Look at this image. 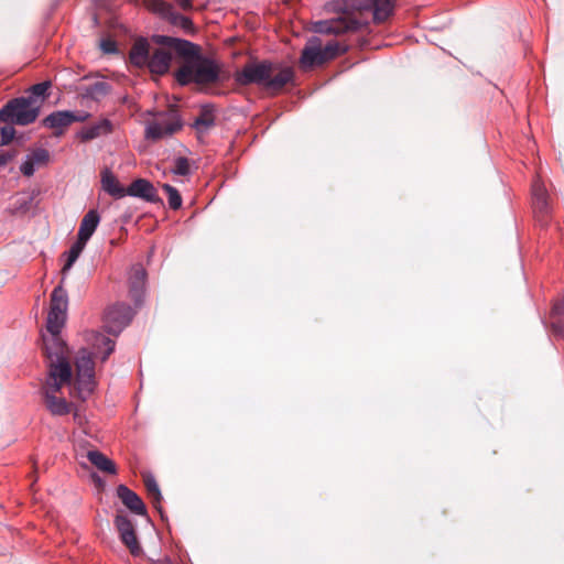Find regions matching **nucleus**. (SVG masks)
Wrapping results in <instances>:
<instances>
[{"label":"nucleus","instance_id":"c85d7f7f","mask_svg":"<svg viewBox=\"0 0 564 564\" xmlns=\"http://www.w3.org/2000/svg\"><path fill=\"white\" fill-rule=\"evenodd\" d=\"M116 348V341L111 338L99 335L96 337L95 343V350H96V357L100 359L101 362H105L108 360L110 355L115 351Z\"/></svg>","mask_w":564,"mask_h":564},{"label":"nucleus","instance_id":"603ef678","mask_svg":"<svg viewBox=\"0 0 564 564\" xmlns=\"http://www.w3.org/2000/svg\"><path fill=\"white\" fill-rule=\"evenodd\" d=\"M91 478L95 482L101 485L102 484V479L100 478V476L97 474V473H93L91 474Z\"/></svg>","mask_w":564,"mask_h":564},{"label":"nucleus","instance_id":"b1692460","mask_svg":"<svg viewBox=\"0 0 564 564\" xmlns=\"http://www.w3.org/2000/svg\"><path fill=\"white\" fill-rule=\"evenodd\" d=\"M51 80H44L32 85L24 96L32 105H41L50 97Z\"/></svg>","mask_w":564,"mask_h":564},{"label":"nucleus","instance_id":"79ce46f5","mask_svg":"<svg viewBox=\"0 0 564 564\" xmlns=\"http://www.w3.org/2000/svg\"><path fill=\"white\" fill-rule=\"evenodd\" d=\"M69 383L70 382H67V381H59V379H51L47 376L46 381H45L47 390L45 392L55 394V393L59 392L65 384H69Z\"/></svg>","mask_w":564,"mask_h":564},{"label":"nucleus","instance_id":"5701e85b","mask_svg":"<svg viewBox=\"0 0 564 564\" xmlns=\"http://www.w3.org/2000/svg\"><path fill=\"white\" fill-rule=\"evenodd\" d=\"M88 460L100 471L109 475L117 474V466L112 459L106 456L98 449H91L87 452Z\"/></svg>","mask_w":564,"mask_h":564},{"label":"nucleus","instance_id":"aec40b11","mask_svg":"<svg viewBox=\"0 0 564 564\" xmlns=\"http://www.w3.org/2000/svg\"><path fill=\"white\" fill-rule=\"evenodd\" d=\"M112 129H113V124H112L111 120H109L108 118H104L94 124L82 128L77 132V138L82 142H88V141H91L100 135H107V134L111 133Z\"/></svg>","mask_w":564,"mask_h":564},{"label":"nucleus","instance_id":"4468645a","mask_svg":"<svg viewBox=\"0 0 564 564\" xmlns=\"http://www.w3.org/2000/svg\"><path fill=\"white\" fill-rule=\"evenodd\" d=\"M117 497L134 514L147 516V507L143 500L127 485L120 484L116 489Z\"/></svg>","mask_w":564,"mask_h":564},{"label":"nucleus","instance_id":"72a5a7b5","mask_svg":"<svg viewBox=\"0 0 564 564\" xmlns=\"http://www.w3.org/2000/svg\"><path fill=\"white\" fill-rule=\"evenodd\" d=\"M148 7L153 13L159 14L164 20H167L174 10L173 6L165 0H149Z\"/></svg>","mask_w":564,"mask_h":564},{"label":"nucleus","instance_id":"a878e982","mask_svg":"<svg viewBox=\"0 0 564 564\" xmlns=\"http://www.w3.org/2000/svg\"><path fill=\"white\" fill-rule=\"evenodd\" d=\"M112 89L111 84L108 82L101 80V82H95L88 86H84L82 88L83 98L91 99L95 101H99L105 96L109 95Z\"/></svg>","mask_w":564,"mask_h":564},{"label":"nucleus","instance_id":"3c124183","mask_svg":"<svg viewBox=\"0 0 564 564\" xmlns=\"http://www.w3.org/2000/svg\"><path fill=\"white\" fill-rule=\"evenodd\" d=\"M156 564H174V563L169 556H165L162 560H159Z\"/></svg>","mask_w":564,"mask_h":564},{"label":"nucleus","instance_id":"bb28decb","mask_svg":"<svg viewBox=\"0 0 564 564\" xmlns=\"http://www.w3.org/2000/svg\"><path fill=\"white\" fill-rule=\"evenodd\" d=\"M87 242V240L76 237V240L72 243L70 248L66 252H64L65 263L62 268L63 275H65L73 268V265L84 251Z\"/></svg>","mask_w":564,"mask_h":564},{"label":"nucleus","instance_id":"f704fd0d","mask_svg":"<svg viewBox=\"0 0 564 564\" xmlns=\"http://www.w3.org/2000/svg\"><path fill=\"white\" fill-rule=\"evenodd\" d=\"M170 172L177 176H189L192 174L191 161L186 156H175L173 167Z\"/></svg>","mask_w":564,"mask_h":564},{"label":"nucleus","instance_id":"7ed1b4c3","mask_svg":"<svg viewBox=\"0 0 564 564\" xmlns=\"http://www.w3.org/2000/svg\"><path fill=\"white\" fill-rule=\"evenodd\" d=\"M158 118L147 123L144 139L156 142L165 137H171L184 127V121L176 105H169L166 110L149 112Z\"/></svg>","mask_w":564,"mask_h":564},{"label":"nucleus","instance_id":"9d476101","mask_svg":"<svg viewBox=\"0 0 564 564\" xmlns=\"http://www.w3.org/2000/svg\"><path fill=\"white\" fill-rule=\"evenodd\" d=\"M325 64L322 54V41L317 36H312L301 52L300 65L304 69Z\"/></svg>","mask_w":564,"mask_h":564},{"label":"nucleus","instance_id":"09e8293b","mask_svg":"<svg viewBox=\"0 0 564 564\" xmlns=\"http://www.w3.org/2000/svg\"><path fill=\"white\" fill-rule=\"evenodd\" d=\"M90 20H91V26L93 28H99L100 26V19L97 14V12H93L91 15H90Z\"/></svg>","mask_w":564,"mask_h":564},{"label":"nucleus","instance_id":"a19ab883","mask_svg":"<svg viewBox=\"0 0 564 564\" xmlns=\"http://www.w3.org/2000/svg\"><path fill=\"white\" fill-rule=\"evenodd\" d=\"M551 326L556 336L564 337V315H551Z\"/></svg>","mask_w":564,"mask_h":564},{"label":"nucleus","instance_id":"cd10ccee","mask_svg":"<svg viewBox=\"0 0 564 564\" xmlns=\"http://www.w3.org/2000/svg\"><path fill=\"white\" fill-rule=\"evenodd\" d=\"M63 281L64 278L62 279L61 283L53 289L51 293L50 310L56 312H67L68 294L67 291L62 285Z\"/></svg>","mask_w":564,"mask_h":564},{"label":"nucleus","instance_id":"1a4fd4ad","mask_svg":"<svg viewBox=\"0 0 564 564\" xmlns=\"http://www.w3.org/2000/svg\"><path fill=\"white\" fill-rule=\"evenodd\" d=\"M127 196L141 198L151 204H163V199L158 195L154 185L147 178H135L127 187Z\"/></svg>","mask_w":564,"mask_h":564},{"label":"nucleus","instance_id":"4be33fe9","mask_svg":"<svg viewBox=\"0 0 564 564\" xmlns=\"http://www.w3.org/2000/svg\"><path fill=\"white\" fill-rule=\"evenodd\" d=\"M101 217L97 209H89L83 217L79 229L77 232V237L80 239H85L87 241L90 240L96 229L100 224Z\"/></svg>","mask_w":564,"mask_h":564},{"label":"nucleus","instance_id":"f8f14e48","mask_svg":"<svg viewBox=\"0 0 564 564\" xmlns=\"http://www.w3.org/2000/svg\"><path fill=\"white\" fill-rule=\"evenodd\" d=\"M216 126V115L214 104H203L199 107V113L189 124L195 130L197 138L208 133V131Z\"/></svg>","mask_w":564,"mask_h":564},{"label":"nucleus","instance_id":"412c9836","mask_svg":"<svg viewBox=\"0 0 564 564\" xmlns=\"http://www.w3.org/2000/svg\"><path fill=\"white\" fill-rule=\"evenodd\" d=\"M143 480L147 492L152 500L154 509L160 513V517L163 521L167 520L165 511L161 505L163 496L155 477L151 473H148L143 476Z\"/></svg>","mask_w":564,"mask_h":564},{"label":"nucleus","instance_id":"393cba45","mask_svg":"<svg viewBox=\"0 0 564 564\" xmlns=\"http://www.w3.org/2000/svg\"><path fill=\"white\" fill-rule=\"evenodd\" d=\"M44 400L46 409L52 415L63 416L70 413L72 403H68L64 398H58L53 393L44 392Z\"/></svg>","mask_w":564,"mask_h":564},{"label":"nucleus","instance_id":"f03ea898","mask_svg":"<svg viewBox=\"0 0 564 564\" xmlns=\"http://www.w3.org/2000/svg\"><path fill=\"white\" fill-rule=\"evenodd\" d=\"M273 69L274 64L269 59L250 62L235 74V82L239 86L257 85L273 91L281 90L293 82L294 70L291 67H283L279 74L272 76Z\"/></svg>","mask_w":564,"mask_h":564},{"label":"nucleus","instance_id":"c9c22d12","mask_svg":"<svg viewBox=\"0 0 564 564\" xmlns=\"http://www.w3.org/2000/svg\"><path fill=\"white\" fill-rule=\"evenodd\" d=\"M162 189L167 195V203H169L170 208L173 210L180 209L182 207V203H183L180 191L176 187H174L167 183L162 184Z\"/></svg>","mask_w":564,"mask_h":564},{"label":"nucleus","instance_id":"c756f323","mask_svg":"<svg viewBox=\"0 0 564 564\" xmlns=\"http://www.w3.org/2000/svg\"><path fill=\"white\" fill-rule=\"evenodd\" d=\"M67 312H56L53 310L48 311L46 329L50 335L56 336L62 333V329L66 323Z\"/></svg>","mask_w":564,"mask_h":564},{"label":"nucleus","instance_id":"2eb2a0df","mask_svg":"<svg viewBox=\"0 0 564 564\" xmlns=\"http://www.w3.org/2000/svg\"><path fill=\"white\" fill-rule=\"evenodd\" d=\"M42 341L41 350L46 361L59 358V356H68V346L61 334L48 337L43 335Z\"/></svg>","mask_w":564,"mask_h":564},{"label":"nucleus","instance_id":"423d86ee","mask_svg":"<svg viewBox=\"0 0 564 564\" xmlns=\"http://www.w3.org/2000/svg\"><path fill=\"white\" fill-rule=\"evenodd\" d=\"M368 26V21H362L354 17H338L314 22L313 31L318 34L338 36L350 32H358Z\"/></svg>","mask_w":564,"mask_h":564},{"label":"nucleus","instance_id":"ddd939ff","mask_svg":"<svg viewBox=\"0 0 564 564\" xmlns=\"http://www.w3.org/2000/svg\"><path fill=\"white\" fill-rule=\"evenodd\" d=\"M147 271L144 268H135L129 278V296L137 307L143 304L145 295Z\"/></svg>","mask_w":564,"mask_h":564},{"label":"nucleus","instance_id":"6ab92c4d","mask_svg":"<svg viewBox=\"0 0 564 564\" xmlns=\"http://www.w3.org/2000/svg\"><path fill=\"white\" fill-rule=\"evenodd\" d=\"M101 188L112 198L120 199L127 196V188L119 182L110 169L105 167L100 173Z\"/></svg>","mask_w":564,"mask_h":564},{"label":"nucleus","instance_id":"dca6fc26","mask_svg":"<svg viewBox=\"0 0 564 564\" xmlns=\"http://www.w3.org/2000/svg\"><path fill=\"white\" fill-rule=\"evenodd\" d=\"M72 119L70 110H55L44 117L41 124L46 129L54 130L55 137H61L64 134V128L73 124Z\"/></svg>","mask_w":564,"mask_h":564},{"label":"nucleus","instance_id":"20e7f679","mask_svg":"<svg viewBox=\"0 0 564 564\" xmlns=\"http://www.w3.org/2000/svg\"><path fill=\"white\" fill-rule=\"evenodd\" d=\"M40 113L41 105H32L24 96H19L0 108V122L25 127L35 122Z\"/></svg>","mask_w":564,"mask_h":564},{"label":"nucleus","instance_id":"e433bc0d","mask_svg":"<svg viewBox=\"0 0 564 564\" xmlns=\"http://www.w3.org/2000/svg\"><path fill=\"white\" fill-rule=\"evenodd\" d=\"M99 48L104 54L118 55L120 50L116 40L111 37H102L99 41Z\"/></svg>","mask_w":564,"mask_h":564},{"label":"nucleus","instance_id":"a18cd8bd","mask_svg":"<svg viewBox=\"0 0 564 564\" xmlns=\"http://www.w3.org/2000/svg\"><path fill=\"white\" fill-rule=\"evenodd\" d=\"M551 315H564V299H560L554 303Z\"/></svg>","mask_w":564,"mask_h":564},{"label":"nucleus","instance_id":"39448f33","mask_svg":"<svg viewBox=\"0 0 564 564\" xmlns=\"http://www.w3.org/2000/svg\"><path fill=\"white\" fill-rule=\"evenodd\" d=\"M135 312L124 303L117 302L105 310L104 313V330L112 336H119L122 330L131 323Z\"/></svg>","mask_w":564,"mask_h":564},{"label":"nucleus","instance_id":"49530a36","mask_svg":"<svg viewBox=\"0 0 564 564\" xmlns=\"http://www.w3.org/2000/svg\"><path fill=\"white\" fill-rule=\"evenodd\" d=\"M111 0H93L95 8L106 9Z\"/></svg>","mask_w":564,"mask_h":564},{"label":"nucleus","instance_id":"4c0bfd02","mask_svg":"<svg viewBox=\"0 0 564 564\" xmlns=\"http://www.w3.org/2000/svg\"><path fill=\"white\" fill-rule=\"evenodd\" d=\"M15 124H7L0 128V145L7 147L11 144V142L15 138Z\"/></svg>","mask_w":564,"mask_h":564},{"label":"nucleus","instance_id":"f257e3e1","mask_svg":"<svg viewBox=\"0 0 564 564\" xmlns=\"http://www.w3.org/2000/svg\"><path fill=\"white\" fill-rule=\"evenodd\" d=\"M174 59L180 62V67L172 76L181 87L221 82V63L203 53L199 44L186 39L166 34H152L150 39L139 35L134 39L128 55V63L131 66L147 68L151 75L159 77L171 72Z\"/></svg>","mask_w":564,"mask_h":564},{"label":"nucleus","instance_id":"a211bd4d","mask_svg":"<svg viewBox=\"0 0 564 564\" xmlns=\"http://www.w3.org/2000/svg\"><path fill=\"white\" fill-rule=\"evenodd\" d=\"M368 6H358L359 10L372 11L373 21L382 23L388 20L394 12L397 0H367Z\"/></svg>","mask_w":564,"mask_h":564},{"label":"nucleus","instance_id":"9b49d317","mask_svg":"<svg viewBox=\"0 0 564 564\" xmlns=\"http://www.w3.org/2000/svg\"><path fill=\"white\" fill-rule=\"evenodd\" d=\"M532 205L536 219L541 225H546L551 208L546 189L540 181L532 185Z\"/></svg>","mask_w":564,"mask_h":564},{"label":"nucleus","instance_id":"f3484780","mask_svg":"<svg viewBox=\"0 0 564 564\" xmlns=\"http://www.w3.org/2000/svg\"><path fill=\"white\" fill-rule=\"evenodd\" d=\"M46 367L48 369L47 376L51 379H59V381L72 382L73 368L68 356H59V358L48 360L46 361Z\"/></svg>","mask_w":564,"mask_h":564},{"label":"nucleus","instance_id":"6e6552de","mask_svg":"<svg viewBox=\"0 0 564 564\" xmlns=\"http://www.w3.org/2000/svg\"><path fill=\"white\" fill-rule=\"evenodd\" d=\"M115 527L119 533L120 541L126 545L133 556L142 553V547L138 541L134 524L127 514L118 513L113 520Z\"/></svg>","mask_w":564,"mask_h":564},{"label":"nucleus","instance_id":"2f4dec72","mask_svg":"<svg viewBox=\"0 0 564 564\" xmlns=\"http://www.w3.org/2000/svg\"><path fill=\"white\" fill-rule=\"evenodd\" d=\"M349 46L346 44H340L336 41L328 42L324 47H322V54L324 62L327 63L345 53H347Z\"/></svg>","mask_w":564,"mask_h":564},{"label":"nucleus","instance_id":"37998d69","mask_svg":"<svg viewBox=\"0 0 564 564\" xmlns=\"http://www.w3.org/2000/svg\"><path fill=\"white\" fill-rule=\"evenodd\" d=\"M70 116L73 117V119L70 121H72V123H74V122H84L88 118H90L91 115L84 110H80V111L70 110Z\"/></svg>","mask_w":564,"mask_h":564},{"label":"nucleus","instance_id":"c03bdc74","mask_svg":"<svg viewBox=\"0 0 564 564\" xmlns=\"http://www.w3.org/2000/svg\"><path fill=\"white\" fill-rule=\"evenodd\" d=\"M15 156V151H1L0 150V167L6 166Z\"/></svg>","mask_w":564,"mask_h":564},{"label":"nucleus","instance_id":"864d4df0","mask_svg":"<svg viewBox=\"0 0 564 564\" xmlns=\"http://www.w3.org/2000/svg\"><path fill=\"white\" fill-rule=\"evenodd\" d=\"M359 6H368V1L367 0H362V1H360Z\"/></svg>","mask_w":564,"mask_h":564},{"label":"nucleus","instance_id":"0eeeda50","mask_svg":"<svg viewBox=\"0 0 564 564\" xmlns=\"http://www.w3.org/2000/svg\"><path fill=\"white\" fill-rule=\"evenodd\" d=\"M95 387V362L89 354L80 355L76 360V390L83 401L93 393Z\"/></svg>","mask_w":564,"mask_h":564},{"label":"nucleus","instance_id":"7c9ffc66","mask_svg":"<svg viewBox=\"0 0 564 564\" xmlns=\"http://www.w3.org/2000/svg\"><path fill=\"white\" fill-rule=\"evenodd\" d=\"M167 21L174 25L181 28L185 33L193 34L196 32L193 20L175 10L171 13Z\"/></svg>","mask_w":564,"mask_h":564},{"label":"nucleus","instance_id":"58836bf2","mask_svg":"<svg viewBox=\"0 0 564 564\" xmlns=\"http://www.w3.org/2000/svg\"><path fill=\"white\" fill-rule=\"evenodd\" d=\"M28 154L35 165H43L50 161V152L44 148H37Z\"/></svg>","mask_w":564,"mask_h":564},{"label":"nucleus","instance_id":"473e14b6","mask_svg":"<svg viewBox=\"0 0 564 564\" xmlns=\"http://www.w3.org/2000/svg\"><path fill=\"white\" fill-rule=\"evenodd\" d=\"M35 192H22V193H19L15 198H14V203H13V212L14 213H19V214H25L26 212L30 210L31 208V205L35 198Z\"/></svg>","mask_w":564,"mask_h":564},{"label":"nucleus","instance_id":"8fccbe9b","mask_svg":"<svg viewBox=\"0 0 564 564\" xmlns=\"http://www.w3.org/2000/svg\"><path fill=\"white\" fill-rule=\"evenodd\" d=\"M368 44H369V41L366 37H361V39L358 40V46L360 48L367 47Z\"/></svg>","mask_w":564,"mask_h":564},{"label":"nucleus","instance_id":"ea45409f","mask_svg":"<svg viewBox=\"0 0 564 564\" xmlns=\"http://www.w3.org/2000/svg\"><path fill=\"white\" fill-rule=\"evenodd\" d=\"M20 171L26 177H31L34 175L36 171V165L34 164L33 160L30 159L29 154L25 155L22 163L20 164Z\"/></svg>","mask_w":564,"mask_h":564},{"label":"nucleus","instance_id":"de8ad7c7","mask_svg":"<svg viewBox=\"0 0 564 564\" xmlns=\"http://www.w3.org/2000/svg\"><path fill=\"white\" fill-rule=\"evenodd\" d=\"M193 1L194 0H177L178 4L183 10H191L193 9Z\"/></svg>","mask_w":564,"mask_h":564}]
</instances>
